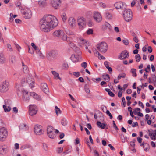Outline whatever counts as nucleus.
Wrapping results in <instances>:
<instances>
[{"label": "nucleus", "instance_id": "23", "mask_svg": "<svg viewBox=\"0 0 156 156\" xmlns=\"http://www.w3.org/2000/svg\"><path fill=\"white\" fill-rule=\"evenodd\" d=\"M71 59L73 62H77L79 61V56L74 54L72 55Z\"/></svg>", "mask_w": 156, "mask_h": 156}, {"label": "nucleus", "instance_id": "64", "mask_svg": "<svg viewBox=\"0 0 156 156\" xmlns=\"http://www.w3.org/2000/svg\"><path fill=\"white\" fill-rule=\"evenodd\" d=\"M13 111L15 113L18 112V110L16 107H14L13 108Z\"/></svg>", "mask_w": 156, "mask_h": 156}, {"label": "nucleus", "instance_id": "14", "mask_svg": "<svg viewBox=\"0 0 156 156\" xmlns=\"http://www.w3.org/2000/svg\"><path fill=\"white\" fill-rule=\"evenodd\" d=\"M27 81L30 87L32 88L34 87L35 81L32 77L30 76H28L27 79Z\"/></svg>", "mask_w": 156, "mask_h": 156}, {"label": "nucleus", "instance_id": "6", "mask_svg": "<svg viewBox=\"0 0 156 156\" xmlns=\"http://www.w3.org/2000/svg\"><path fill=\"white\" fill-rule=\"evenodd\" d=\"M23 16L26 19L30 18L32 16V12L29 8H24L22 12Z\"/></svg>", "mask_w": 156, "mask_h": 156}, {"label": "nucleus", "instance_id": "54", "mask_svg": "<svg viewBox=\"0 0 156 156\" xmlns=\"http://www.w3.org/2000/svg\"><path fill=\"white\" fill-rule=\"evenodd\" d=\"M99 5L100 7L105 8L106 7V5L105 3L103 2H101L99 3Z\"/></svg>", "mask_w": 156, "mask_h": 156}, {"label": "nucleus", "instance_id": "45", "mask_svg": "<svg viewBox=\"0 0 156 156\" xmlns=\"http://www.w3.org/2000/svg\"><path fill=\"white\" fill-rule=\"evenodd\" d=\"M122 41L123 44L125 45H128L129 43V40L126 39H124L122 40Z\"/></svg>", "mask_w": 156, "mask_h": 156}, {"label": "nucleus", "instance_id": "44", "mask_svg": "<svg viewBox=\"0 0 156 156\" xmlns=\"http://www.w3.org/2000/svg\"><path fill=\"white\" fill-rule=\"evenodd\" d=\"M103 78L106 81H108L110 77H109V76L107 74L105 75H103Z\"/></svg>", "mask_w": 156, "mask_h": 156}, {"label": "nucleus", "instance_id": "4", "mask_svg": "<svg viewBox=\"0 0 156 156\" xmlns=\"http://www.w3.org/2000/svg\"><path fill=\"white\" fill-rule=\"evenodd\" d=\"M97 49L102 53H105L108 50L107 44L105 42H102L97 45Z\"/></svg>", "mask_w": 156, "mask_h": 156}, {"label": "nucleus", "instance_id": "46", "mask_svg": "<svg viewBox=\"0 0 156 156\" xmlns=\"http://www.w3.org/2000/svg\"><path fill=\"white\" fill-rule=\"evenodd\" d=\"M135 58L136 61L138 62H139L141 59V57L139 54L136 55L135 56Z\"/></svg>", "mask_w": 156, "mask_h": 156}, {"label": "nucleus", "instance_id": "37", "mask_svg": "<svg viewBox=\"0 0 156 156\" xmlns=\"http://www.w3.org/2000/svg\"><path fill=\"white\" fill-rule=\"evenodd\" d=\"M149 145L148 144L145 143L144 146V148L146 151H148L149 149Z\"/></svg>", "mask_w": 156, "mask_h": 156}, {"label": "nucleus", "instance_id": "35", "mask_svg": "<svg viewBox=\"0 0 156 156\" xmlns=\"http://www.w3.org/2000/svg\"><path fill=\"white\" fill-rule=\"evenodd\" d=\"M105 90L108 92V95L111 97H114L115 96V94L112 91H111L109 89L106 88L105 89Z\"/></svg>", "mask_w": 156, "mask_h": 156}, {"label": "nucleus", "instance_id": "48", "mask_svg": "<svg viewBox=\"0 0 156 156\" xmlns=\"http://www.w3.org/2000/svg\"><path fill=\"white\" fill-rule=\"evenodd\" d=\"M62 17L63 21H65L66 20V16L65 13H63L62 14Z\"/></svg>", "mask_w": 156, "mask_h": 156}, {"label": "nucleus", "instance_id": "32", "mask_svg": "<svg viewBox=\"0 0 156 156\" xmlns=\"http://www.w3.org/2000/svg\"><path fill=\"white\" fill-rule=\"evenodd\" d=\"M105 16L106 18L109 20H111L112 18V14L108 12H106Z\"/></svg>", "mask_w": 156, "mask_h": 156}, {"label": "nucleus", "instance_id": "29", "mask_svg": "<svg viewBox=\"0 0 156 156\" xmlns=\"http://www.w3.org/2000/svg\"><path fill=\"white\" fill-rule=\"evenodd\" d=\"M22 65L23 66V72L25 73H28L29 72V69L27 66L24 65V63L22 62Z\"/></svg>", "mask_w": 156, "mask_h": 156}, {"label": "nucleus", "instance_id": "10", "mask_svg": "<svg viewBox=\"0 0 156 156\" xmlns=\"http://www.w3.org/2000/svg\"><path fill=\"white\" fill-rule=\"evenodd\" d=\"M37 111V108L35 105H29V112L30 115L33 116L36 115Z\"/></svg>", "mask_w": 156, "mask_h": 156}, {"label": "nucleus", "instance_id": "20", "mask_svg": "<svg viewBox=\"0 0 156 156\" xmlns=\"http://www.w3.org/2000/svg\"><path fill=\"white\" fill-rule=\"evenodd\" d=\"M111 26L108 23L105 22L102 26V30H105L107 29L111 30Z\"/></svg>", "mask_w": 156, "mask_h": 156}, {"label": "nucleus", "instance_id": "56", "mask_svg": "<svg viewBox=\"0 0 156 156\" xmlns=\"http://www.w3.org/2000/svg\"><path fill=\"white\" fill-rule=\"evenodd\" d=\"M73 74L76 77H79L80 75V73L79 72H74L73 73Z\"/></svg>", "mask_w": 156, "mask_h": 156}, {"label": "nucleus", "instance_id": "25", "mask_svg": "<svg viewBox=\"0 0 156 156\" xmlns=\"http://www.w3.org/2000/svg\"><path fill=\"white\" fill-rule=\"evenodd\" d=\"M30 95L34 98L38 100H40L41 99V97L34 92H31L30 94Z\"/></svg>", "mask_w": 156, "mask_h": 156}, {"label": "nucleus", "instance_id": "24", "mask_svg": "<svg viewBox=\"0 0 156 156\" xmlns=\"http://www.w3.org/2000/svg\"><path fill=\"white\" fill-rule=\"evenodd\" d=\"M74 41H77L79 43H80L82 44H85L86 43V41L84 40L82 37H77L76 40H74Z\"/></svg>", "mask_w": 156, "mask_h": 156}, {"label": "nucleus", "instance_id": "33", "mask_svg": "<svg viewBox=\"0 0 156 156\" xmlns=\"http://www.w3.org/2000/svg\"><path fill=\"white\" fill-rule=\"evenodd\" d=\"M97 124L99 127H100L101 129H104L106 126V125L104 123H101L100 122L98 121L97 122Z\"/></svg>", "mask_w": 156, "mask_h": 156}, {"label": "nucleus", "instance_id": "17", "mask_svg": "<svg viewBox=\"0 0 156 156\" xmlns=\"http://www.w3.org/2000/svg\"><path fill=\"white\" fill-rule=\"evenodd\" d=\"M114 6L117 9H122L125 7V4L122 2H118L115 3Z\"/></svg>", "mask_w": 156, "mask_h": 156}, {"label": "nucleus", "instance_id": "22", "mask_svg": "<svg viewBox=\"0 0 156 156\" xmlns=\"http://www.w3.org/2000/svg\"><path fill=\"white\" fill-rule=\"evenodd\" d=\"M20 130L26 131L28 129V126L25 123H22L19 126Z\"/></svg>", "mask_w": 156, "mask_h": 156}, {"label": "nucleus", "instance_id": "12", "mask_svg": "<svg viewBox=\"0 0 156 156\" xmlns=\"http://www.w3.org/2000/svg\"><path fill=\"white\" fill-rule=\"evenodd\" d=\"M93 17L94 20L97 22H100L102 20V16L100 13L96 11L94 12Z\"/></svg>", "mask_w": 156, "mask_h": 156}, {"label": "nucleus", "instance_id": "52", "mask_svg": "<svg viewBox=\"0 0 156 156\" xmlns=\"http://www.w3.org/2000/svg\"><path fill=\"white\" fill-rule=\"evenodd\" d=\"M150 136L152 140H154L156 139V135H154L153 133L152 134V135H150Z\"/></svg>", "mask_w": 156, "mask_h": 156}, {"label": "nucleus", "instance_id": "43", "mask_svg": "<svg viewBox=\"0 0 156 156\" xmlns=\"http://www.w3.org/2000/svg\"><path fill=\"white\" fill-rule=\"evenodd\" d=\"M31 45L35 50L37 51L38 52H39L40 51L39 48L37 47L34 43H31Z\"/></svg>", "mask_w": 156, "mask_h": 156}, {"label": "nucleus", "instance_id": "30", "mask_svg": "<svg viewBox=\"0 0 156 156\" xmlns=\"http://www.w3.org/2000/svg\"><path fill=\"white\" fill-rule=\"evenodd\" d=\"M52 73L54 76V77L56 79H59L60 80H61V78L59 77V74L54 71H52Z\"/></svg>", "mask_w": 156, "mask_h": 156}, {"label": "nucleus", "instance_id": "39", "mask_svg": "<svg viewBox=\"0 0 156 156\" xmlns=\"http://www.w3.org/2000/svg\"><path fill=\"white\" fill-rule=\"evenodd\" d=\"M126 76V74L124 73H120L118 75L117 79L118 80H120L121 78H124Z\"/></svg>", "mask_w": 156, "mask_h": 156}, {"label": "nucleus", "instance_id": "1", "mask_svg": "<svg viewBox=\"0 0 156 156\" xmlns=\"http://www.w3.org/2000/svg\"><path fill=\"white\" fill-rule=\"evenodd\" d=\"M58 24L57 19L52 15L44 16L40 21L41 30L45 32H49L51 28L56 27Z\"/></svg>", "mask_w": 156, "mask_h": 156}, {"label": "nucleus", "instance_id": "13", "mask_svg": "<svg viewBox=\"0 0 156 156\" xmlns=\"http://www.w3.org/2000/svg\"><path fill=\"white\" fill-rule=\"evenodd\" d=\"M61 3V0H51V5L55 9H57L58 8Z\"/></svg>", "mask_w": 156, "mask_h": 156}, {"label": "nucleus", "instance_id": "40", "mask_svg": "<svg viewBox=\"0 0 156 156\" xmlns=\"http://www.w3.org/2000/svg\"><path fill=\"white\" fill-rule=\"evenodd\" d=\"M26 83L27 82V80L26 81L25 79V78H23L21 80L20 85L22 86H24L26 84Z\"/></svg>", "mask_w": 156, "mask_h": 156}, {"label": "nucleus", "instance_id": "50", "mask_svg": "<svg viewBox=\"0 0 156 156\" xmlns=\"http://www.w3.org/2000/svg\"><path fill=\"white\" fill-rule=\"evenodd\" d=\"M66 33L68 35H74L75 37H76V35H75L72 32L70 31L69 30H67L66 31Z\"/></svg>", "mask_w": 156, "mask_h": 156}, {"label": "nucleus", "instance_id": "55", "mask_svg": "<svg viewBox=\"0 0 156 156\" xmlns=\"http://www.w3.org/2000/svg\"><path fill=\"white\" fill-rule=\"evenodd\" d=\"M63 150V148L62 147H60L58 148L57 150V152L58 153H61Z\"/></svg>", "mask_w": 156, "mask_h": 156}, {"label": "nucleus", "instance_id": "27", "mask_svg": "<svg viewBox=\"0 0 156 156\" xmlns=\"http://www.w3.org/2000/svg\"><path fill=\"white\" fill-rule=\"evenodd\" d=\"M94 52L96 55V56L98 57L100 59H105V58L102 55H101L99 52L97 50L95 49L94 51Z\"/></svg>", "mask_w": 156, "mask_h": 156}, {"label": "nucleus", "instance_id": "9", "mask_svg": "<svg viewBox=\"0 0 156 156\" xmlns=\"http://www.w3.org/2000/svg\"><path fill=\"white\" fill-rule=\"evenodd\" d=\"M77 23L80 29L82 30L86 27V20L83 18L78 19Z\"/></svg>", "mask_w": 156, "mask_h": 156}, {"label": "nucleus", "instance_id": "63", "mask_svg": "<svg viewBox=\"0 0 156 156\" xmlns=\"http://www.w3.org/2000/svg\"><path fill=\"white\" fill-rule=\"evenodd\" d=\"M122 102L123 103V106L125 107L126 106V102L125 98L123 97L122 98Z\"/></svg>", "mask_w": 156, "mask_h": 156}, {"label": "nucleus", "instance_id": "60", "mask_svg": "<svg viewBox=\"0 0 156 156\" xmlns=\"http://www.w3.org/2000/svg\"><path fill=\"white\" fill-rule=\"evenodd\" d=\"M112 122H113V127L115 128V130H118V128L116 126V124H115V121H113Z\"/></svg>", "mask_w": 156, "mask_h": 156}, {"label": "nucleus", "instance_id": "26", "mask_svg": "<svg viewBox=\"0 0 156 156\" xmlns=\"http://www.w3.org/2000/svg\"><path fill=\"white\" fill-rule=\"evenodd\" d=\"M38 4L39 6L42 7H43L46 5V2L45 1L43 0H39L38 2Z\"/></svg>", "mask_w": 156, "mask_h": 156}, {"label": "nucleus", "instance_id": "7", "mask_svg": "<svg viewBox=\"0 0 156 156\" xmlns=\"http://www.w3.org/2000/svg\"><path fill=\"white\" fill-rule=\"evenodd\" d=\"M47 132L48 136L49 138H54L55 137V130L52 126H48Z\"/></svg>", "mask_w": 156, "mask_h": 156}, {"label": "nucleus", "instance_id": "31", "mask_svg": "<svg viewBox=\"0 0 156 156\" xmlns=\"http://www.w3.org/2000/svg\"><path fill=\"white\" fill-rule=\"evenodd\" d=\"M61 122L62 126H65L67 125L68 121L66 118L64 117L61 119Z\"/></svg>", "mask_w": 156, "mask_h": 156}, {"label": "nucleus", "instance_id": "42", "mask_svg": "<svg viewBox=\"0 0 156 156\" xmlns=\"http://www.w3.org/2000/svg\"><path fill=\"white\" fill-rule=\"evenodd\" d=\"M5 148L3 146H0V154H3L5 150Z\"/></svg>", "mask_w": 156, "mask_h": 156}, {"label": "nucleus", "instance_id": "18", "mask_svg": "<svg viewBox=\"0 0 156 156\" xmlns=\"http://www.w3.org/2000/svg\"><path fill=\"white\" fill-rule=\"evenodd\" d=\"M41 88L43 91L45 93L47 94L49 92V89L47 84L45 83L42 84L41 86Z\"/></svg>", "mask_w": 156, "mask_h": 156}, {"label": "nucleus", "instance_id": "57", "mask_svg": "<svg viewBox=\"0 0 156 156\" xmlns=\"http://www.w3.org/2000/svg\"><path fill=\"white\" fill-rule=\"evenodd\" d=\"M106 113L109 116L110 119H112V115L111 114L109 110H107L106 112Z\"/></svg>", "mask_w": 156, "mask_h": 156}, {"label": "nucleus", "instance_id": "58", "mask_svg": "<svg viewBox=\"0 0 156 156\" xmlns=\"http://www.w3.org/2000/svg\"><path fill=\"white\" fill-rule=\"evenodd\" d=\"M70 45L71 47L73 48V49H75L76 48H77V47H76V45L73 43H70Z\"/></svg>", "mask_w": 156, "mask_h": 156}, {"label": "nucleus", "instance_id": "34", "mask_svg": "<svg viewBox=\"0 0 156 156\" xmlns=\"http://www.w3.org/2000/svg\"><path fill=\"white\" fill-rule=\"evenodd\" d=\"M6 61V58L2 54H0V62L4 63Z\"/></svg>", "mask_w": 156, "mask_h": 156}, {"label": "nucleus", "instance_id": "53", "mask_svg": "<svg viewBox=\"0 0 156 156\" xmlns=\"http://www.w3.org/2000/svg\"><path fill=\"white\" fill-rule=\"evenodd\" d=\"M79 144L80 145L79 139L78 138H76L75 140V144L77 145Z\"/></svg>", "mask_w": 156, "mask_h": 156}, {"label": "nucleus", "instance_id": "28", "mask_svg": "<svg viewBox=\"0 0 156 156\" xmlns=\"http://www.w3.org/2000/svg\"><path fill=\"white\" fill-rule=\"evenodd\" d=\"M3 107L4 109V111L5 112H9L11 110V108L7 104H5V105H3Z\"/></svg>", "mask_w": 156, "mask_h": 156}, {"label": "nucleus", "instance_id": "11", "mask_svg": "<svg viewBox=\"0 0 156 156\" xmlns=\"http://www.w3.org/2000/svg\"><path fill=\"white\" fill-rule=\"evenodd\" d=\"M34 129V132L36 135H40L42 134L44 132L42 129V127L40 125H35Z\"/></svg>", "mask_w": 156, "mask_h": 156}, {"label": "nucleus", "instance_id": "51", "mask_svg": "<svg viewBox=\"0 0 156 156\" xmlns=\"http://www.w3.org/2000/svg\"><path fill=\"white\" fill-rule=\"evenodd\" d=\"M81 66L82 67H83L84 69L86 68L87 66V64L85 62H83L81 64Z\"/></svg>", "mask_w": 156, "mask_h": 156}, {"label": "nucleus", "instance_id": "41", "mask_svg": "<svg viewBox=\"0 0 156 156\" xmlns=\"http://www.w3.org/2000/svg\"><path fill=\"white\" fill-rule=\"evenodd\" d=\"M136 70L134 69H132L131 70V72L132 74V76L134 77H136L137 76L136 73Z\"/></svg>", "mask_w": 156, "mask_h": 156}, {"label": "nucleus", "instance_id": "49", "mask_svg": "<svg viewBox=\"0 0 156 156\" xmlns=\"http://www.w3.org/2000/svg\"><path fill=\"white\" fill-rule=\"evenodd\" d=\"M150 69V65H147V67L145 68V71L146 72H149Z\"/></svg>", "mask_w": 156, "mask_h": 156}, {"label": "nucleus", "instance_id": "15", "mask_svg": "<svg viewBox=\"0 0 156 156\" xmlns=\"http://www.w3.org/2000/svg\"><path fill=\"white\" fill-rule=\"evenodd\" d=\"M129 56V53L126 51H123L119 55L118 58L121 60L125 59Z\"/></svg>", "mask_w": 156, "mask_h": 156}, {"label": "nucleus", "instance_id": "36", "mask_svg": "<svg viewBox=\"0 0 156 156\" xmlns=\"http://www.w3.org/2000/svg\"><path fill=\"white\" fill-rule=\"evenodd\" d=\"M10 60L12 64H15L16 62V57L14 56H12L10 58Z\"/></svg>", "mask_w": 156, "mask_h": 156}, {"label": "nucleus", "instance_id": "3", "mask_svg": "<svg viewBox=\"0 0 156 156\" xmlns=\"http://www.w3.org/2000/svg\"><path fill=\"white\" fill-rule=\"evenodd\" d=\"M123 16L126 21L129 22L133 18L132 12L129 9H126L123 11Z\"/></svg>", "mask_w": 156, "mask_h": 156}, {"label": "nucleus", "instance_id": "59", "mask_svg": "<svg viewBox=\"0 0 156 156\" xmlns=\"http://www.w3.org/2000/svg\"><path fill=\"white\" fill-rule=\"evenodd\" d=\"M7 47L9 51H13V50L12 48V47H11V45H10V44H7Z\"/></svg>", "mask_w": 156, "mask_h": 156}, {"label": "nucleus", "instance_id": "8", "mask_svg": "<svg viewBox=\"0 0 156 156\" xmlns=\"http://www.w3.org/2000/svg\"><path fill=\"white\" fill-rule=\"evenodd\" d=\"M8 135L7 129L4 127L0 128V141L4 140Z\"/></svg>", "mask_w": 156, "mask_h": 156}, {"label": "nucleus", "instance_id": "16", "mask_svg": "<svg viewBox=\"0 0 156 156\" xmlns=\"http://www.w3.org/2000/svg\"><path fill=\"white\" fill-rule=\"evenodd\" d=\"M23 93V98L24 101L26 102H29L30 100V97L28 95V92L25 90H22Z\"/></svg>", "mask_w": 156, "mask_h": 156}, {"label": "nucleus", "instance_id": "21", "mask_svg": "<svg viewBox=\"0 0 156 156\" xmlns=\"http://www.w3.org/2000/svg\"><path fill=\"white\" fill-rule=\"evenodd\" d=\"M68 23L69 25L72 27H74L76 25V21L73 17H70L69 19Z\"/></svg>", "mask_w": 156, "mask_h": 156}, {"label": "nucleus", "instance_id": "19", "mask_svg": "<svg viewBox=\"0 0 156 156\" xmlns=\"http://www.w3.org/2000/svg\"><path fill=\"white\" fill-rule=\"evenodd\" d=\"M59 55V53L56 51H52L49 52L47 55L48 56L54 57Z\"/></svg>", "mask_w": 156, "mask_h": 156}, {"label": "nucleus", "instance_id": "61", "mask_svg": "<svg viewBox=\"0 0 156 156\" xmlns=\"http://www.w3.org/2000/svg\"><path fill=\"white\" fill-rule=\"evenodd\" d=\"M141 111L140 109L139 108H136L134 109L133 112L134 114H136L137 112H140Z\"/></svg>", "mask_w": 156, "mask_h": 156}, {"label": "nucleus", "instance_id": "5", "mask_svg": "<svg viewBox=\"0 0 156 156\" xmlns=\"http://www.w3.org/2000/svg\"><path fill=\"white\" fill-rule=\"evenodd\" d=\"M9 83L8 81L5 80L2 82L0 85V92H6L9 89Z\"/></svg>", "mask_w": 156, "mask_h": 156}, {"label": "nucleus", "instance_id": "38", "mask_svg": "<svg viewBox=\"0 0 156 156\" xmlns=\"http://www.w3.org/2000/svg\"><path fill=\"white\" fill-rule=\"evenodd\" d=\"M55 108L56 114L57 115H58L59 113H61V111L57 106H55Z\"/></svg>", "mask_w": 156, "mask_h": 156}, {"label": "nucleus", "instance_id": "2", "mask_svg": "<svg viewBox=\"0 0 156 156\" xmlns=\"http://www.w3.org/2000/svg\"><path fill=\"white\" fill-rule=\"evenodd\" d=\"M53 35L55 37H60L62 36V39L64 41H66L68 42L70 41L69 38L67 36L66 34H65L63 30H56L53 33Z\"/></svg>", "mask_w": 156, "mask_h": 156}, {"label": "nucleus", "instance_id": "47", "mask_svg": "<svg viewBox=\"0 0 156 156\" xmlns=\"http://www.w3.org/2000/svg\"><path fill=\"white\" fill-rule=\"evenodd\" d=\"M87 33L88 35L91 34H93V30L91 29H89L87 31Z\"/></svg>", "mask_w": 156, "mask_h": 156}, {"label": "nucleus", "instance_id": "62", "mask_svg": "<svg viewBox=\"0 0 156 156\" xmlns=\"http://www.w3.org/2000/svg\"><path fill=\"white\" fill-rule=\"evenodd\" d=\"M150 83L151 82L152 83H155L156 82V78L155 77H153L152 78V80H150L149 81Z\"/></svg>", "mask_w": 156, "mask_h": 156}]
</instances>
